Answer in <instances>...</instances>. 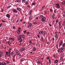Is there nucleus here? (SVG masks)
I'll list each match as a JSON object with an SVG mask.
<instances>
[{"label":"nucleus","mask_w":65,"mask_h":65,"mask_svg":"<svg viewBox=\"0 0 65 65\" xmlns=\"http://www.w3.org/2000/svg\"><path fill=\"white\" fill-rule=\"evenodd\" d=\"M2 25V23H1L0 24V27L1 26V25Z\"/></svg>","instance_id":"47"},{"label":"nucleus","mask_w":65,"mask_h":65,"mask_svg":"<svg viewBox=\"0 0 65 65\" xmlns=\"http://www.w3.org/2000/svg\"><path fill=\"white\" fill-rule=\"evenodd\" d=\"M24 60H25V59H24V58H22L21 59L20 61L22 62V61H24Z\"/></svg>","instance_id":"11"},{"label":"nucleus","mask_w":65,"mask_h":65,"mask_svg":"<svg viewBox=\"0 0 65 65\" xmlns=\"http://www.w3.org/2000/svg\"><path fill=\"white\" fill-rule=\"evenodd\" d=\"M55 37L56 38L58 37V35H56L55 36Z\"/></svg>","instance_id":"26"},{"label":"nucleus","mask_w":65,"mask_h":65,"mask_svg":"<svg viewBox=\"0 0 65 65\" xmlns=\"http://www.w3.org/2000/svg\"><path fill=\"white\" fill-rule=\"evenodd\" d=\"M61 61H63V58L62 57H61L60 58Z\"/></svg>","instance_id":"30"},{"label":"nucleus","mask_w":65,"mask_h":65,"mask_svg":"<svg viewBox=\"0 0 65 65\" xmlns=\"http://www.w3.org/2000/svg\"><path fill=\"white\" fill-rule=\"evenodd\" d=\"M43 8H42L41 9L40 11H41L42 10H43Z\"/></svg>","instance_id":"42"},{"label":"nucleus","mask_w":65,"mask_h":65,"mask_svg":"<svg viewBox=\"0 0 65 65\" xmlns=\"http://www.w3.org/2000/svg\"><path fill=\"white\" fill-rule=\"evenodd\" d=\"M1 12H3V9H1Z\"/></svg>","instance_id":"39"},{"label":"nucleus","mask_w":65,"mask_h":65,"mask_svg":"<svg viewBox=\"0 0 65 65\" xmlns=\"http://www.w3.org/2000/svg\"><path fill=\"white\" fill-rule=\"evenodd\" d=\"M20 2V0H17V2H18V3H19Z\"/></svg>","instance_id":"36"},{"label":"nucleus","mask_w":65,"mask_h":65,"mask_svg":"<svg viewBox=\"0 0 65 65\" xmlns=\"http://www.w3.org/2000/svg\"><path fill=\"white\" fill-rule=\"evenodd\" d=\"M20 33H21V32H20V31L19 30H18L17 32V33L18 34H20Z\"/></svg>","instance_id":"13"},{"label":"nucleus","mask_w":65,"mask_h":65,"mask_svg":"<svg viewBox=\"0 0 65 65\" xmlns=\"http://www.w3.org/2000/svg\"><path fill=\"white\" fill-rule=\"evenodd\" d=\"M41 41L42 42H43V41H44V39H43V38H42L41 39Z\"/></svg>","instance_id":"27"},{"label":"nucleus","mask_w":65,"mask_h":65,"mask_svg":"<svg viewBox=\"0 0 65 65\" xmlns=\"http://www.w3.org/2000/svg\"><path fill=\"white\" fill-rule=\"evenodd\" d=\"M40 17L41 18H43V15H41Z\"/></svg>","instance_id":"34"},{"label":"nucleus","mask_w":65,"mask_h":65,"mask_svg":"<svg viewBox=\"0 0 65 65\" xmlns=\"http://www.w3.org/2000/svg\"><path fill=\"white\" fill-rule=\"evenodd\" d=\"M28 2H25V5H28Z\"/></svg>","instance_id":"25"},{"label":"nucleus","mask_w":65,"mask_h":65,"mask_svg":"<svg viewBox=\"0 0 65 65\" xmlns=\"http://www.w3.org/2000/svg\"><path fill=\"white\" fill-rule=\"evenodd\" d=\"M31 26H32V24L31 23H30L29 24L28 27V28H30V27H31Z\"/></svg>","instance_id":"9"},{"label":"nucleus","mask_w":65,"mask_h":65,"mask_svg":"<svg viewBox=\"0 0 65 65\" xmlns=\"http://www.w3.org/2000/svg\"><path fill=\"white\" fill-rule=\"evenodd\" d=\"M13 54V52H12L11 53V55H12Z\"/></svg>","instance_id":"38"},{"label":"nucleus","mask_w":65,"mask_h":65,"mask_svg":"<svg viewBox=\"0 0 65 65\" xmlns=\"http://www.w3.org/2000/svg\"><path fill=\"white\" fill-rule=\"evenodd\" d=\"M6 54H7V56H10V52L9 51V52H6Z\"/></svg>","instance_id":"2"},{"label":"nucleus","mask_w":65,"mask_h":65,"mask_svg":"<svg viewBox=\"0 0 65 65\" xmlns=\"http://www.w3.org/2000/svg\"><path fill=\"white\" fill-rule=\"evenodd\" d=\"M29 43H30V44H32V41H29Z\"/></svg>","instance_id":"29"},{"label":"nucleus","mask_w":65,"mask_h":65,"mask_svg":"<svg viewBox=\"0 0 65 65\" xmlns=\"http://www.w3.org/2000/svg\"><path fill=\"white\" fill-rule=\"evenodd\" d=\"M45 7V6H43L42 7V8H44Z\"/></svg>","instance_id":"50"},{"label":"nucleus","mask_w":65,"mask_h":65,"mask_svg":"<svg viewBox=\"0 0 65 65\" xmlns=\"http://www.w3.org/2000/svg\"><path fill=\"white\" fill-rule=\"evenodd\" d=\"M61 52L62 53H63V52H64V50H63V49L62 48H61Z\"/></svg>","instance_id":"15"},{"label":"nucleus","mask_w":65,"mask_h":65,"mask_svg":"<svg viewBox=\"0 0 65 65\" xmlns=\"http://www.w3.org/2000/svg\"><path fill=\"white\" fill-rule=\"evenodd\" d=\"M10 6L8 7H7L8 9V8H10Z\"/></svg>","instance_id":"59"},{"label":"nucleus","mask_w":65,"mask_h":65,"mask_svg":"<svg viewBox=\"0 0 65 65\" xmlns=\"http://www.w3.org/2000/svg\"><path fill=\"white\" fill-rule=\"evenodd\" d=\"M38 63V64H40V61H39Z\"/></svg>","instance_id":"61"},{"label":"nucleus","mask_w":65,"mask_h":65,"mask_svg":"<svg viewBox=\"0 0 65 65\" xmlns=\"http://www.w3.org/2000/svg\"><path fill=\"white\" fill-rule=\"evenodd\" d=\"M41 20L43 22H44L45 21V17H44L43 18H42L41 19Z\"/></svg>","instance_id":"7"},{"label":"nucleus","mask_w":65,"mask_h":65,"mask_svg":"<svg viewBox=\"0 0 65 65\" xmlns=\"http://www.w3.org/2000/svg\"><path fill=\"white\" fill-rule=\"evenodd\" d=\"M38 38H40V36H39V35H38Z\"/></svg>","instance_id":"58"},{"label":"nucleus","mask_w":65,"mask_h":65,"mask_svg":"<svg viewBox=\"0 0 65 65\" xmlns=\"http://www.w3.org/2000/svg\"><path fill=\"white\" fill-rule=\"evenodd\" d=\"M6 17L8 18H10V15L9 14H7L6 15Z\"/></svg>","instance_id":"12"},{"label":"nucleus","mask_w":65,"mask_h":65,"mask_svg":"<svg viewBox=\"0 0 65 65\" xmlns=\"http://www.w3.org/2000/svg\"><path fill=\"white\" fill-rule=\"evenodd\" d=\"M34 24H35V25H36L37 24L36 22H34Z\"/></svg>","instance_id":"52"},{"label":"nucleus","mask_w":65,"mask_h":65,"mask_svg":"<svg viewBox=\"0 0 65 65\" xmlns=\"http://www.w3.org/2000/svg\"><path fill=\"white\" fill-rule=\"evenodd\" d=\"M56 47L57 48H58V45H56Z\"/></svg>","instance_id":"41"},{"label":"nucleus","mask_w":65,"mask_h":65,"mask_svg":"<svg viewBox=\"0 0 65 65\" xmlns=\"http://www.w3.org/2000/svg\"><path fill=\"white\" fill-rule=\"evenodd\" d=\"M12 11L13 12H15V13H17V10L16 9H13Z\"/></svg>","instance_id":"6"},{"label":"nucleus","mask_w":65,"mask_h":65,"mask_svg":"<svg viewBox=\"0 0 65 65\" xmlns=\"http://www.w3.org/2000/svg\"><path fill=\"white\" fill-rule=\"evenodd\" d=\"M32 18H33V16H30L29 18V20H31V19H32Z\"/></svg>","instance_id":"14"},{"label":"nucleus","mask_w":65,"mask_h":65,"mask_svg":"<svg viewBox=\"0 0 65 65\" xmlns=\"http://www.w3.org/2000/svg\"><path fill=\"white\" fill-rule=\"evenodd\" d=\"M26 32H27V31H26V30H25L23 32L24 33V34H26Z\"/></svg>","instance_id":"28"},{"label":"nucleus","mask_w":65,"mask_h":65,"mask_svg":"<svg viewBox=\"0 0 65 65\" xmlns=\"http://www.w3.org/2000/svg\"><path fill=\"white\" fill-rule=\"evenodd\" d=\"M55 14L53 15L52 16V18H53V19H54V18H55Z\"/></svg>","instance_id":"18"},{"label":"nucleus","mask_w":65,"mask_h":65,"mask_svg":"<svg viewBox=\"0 0 65 65\" xmlns=\"http://www.w3.org/2000/svg\"><path fill=\"white\" fill-rule=\"evenodd\" d=\"M62 4H65V1H63L62 2Z\"/></svg>","instance_id":"24"},{"label":"nucleus","mask_w":65,"mask_h":65,"mask_svg":"<svg viewBox=\"0 0 65 65\" xmlns=\"http://www.w3.org/2000/svg\"><path fill=\"white\" fill-rule=\"evenodd\" d=\"M51 60H50L49 61V63L50 64H51Z\"/></svg>","instance_id":"45"},{"label":"nucleus","mask_w":65,"mask_h":65,"mask_svg":"<svg viewBox=\"0 0 65 65\" xmlns=\"http://www.w3.org/2000/svg\"><path fill=\"white\" fill-rule=\"evenodd\" d=\"M7 63H9V61H7Z\"/></svg>","instance_id":"63"},{"label":"nucleus","mask_w":65,"mask_h":65,"mask_svg":"<svg viewBox=\"0 0 65 65\" xmlns=\"http://www.w3.org/2000/svg\"><path fill=\"white\" fill-rule=\"evenodd\" d=\"M3 65H6V63H5L4 62H3L2 63Z\"/></svg>","instance_id":"20"},{"label":"nucleus","mask_w":65,"mask_h":65,"mask_svg":"<svg viewBox=\"0 0 65 65\" xmlns=\"http://www.w3.org/2000/svg\"><path fill=\"white\" fill-rule=\"evenodd\" d=\"M21 9H20V8H17V10H18L19 11H20V10Z\"/></svg>","instance_id":"16"},{"label":"nucleus","mask_w":65,"mask_h":65,"mask_svg":"<svg viewBox=\"0 0 65 65\" xmlns=\"http://www.w3.org/2000/svg\"><path fill=\"white\" fill-rule=\"evenodd\" d=\"M9 39L10 40H13V41H14V38H13L10 37V38H9Z\"/></svg>","instance_id":"5"},{"label":"nucleus","mask_w":65,"mask_h":65,"mask_svg":"<svg viewBox=\"0 0 65 65\" xmlns=\"http://www.w3.org/2000/svg\"><path fill=\"white\" fill-rule=\"evenodd\" d=\"M65 45V43H64L63 44V45H62V46L63 47L64 46V45Z\"/></svg>","instance_id":"35"},{"label":"nucleus","mask_w":65,"mask_h":65,"mask_svg":"<svg viewBox=\"0 0 65 65\" xmlns=\"http://www.w3.org/2000/svg\"><path fill=\"white\" fill-rule=\"evenodd\" d=\"M32 5H35L36 4V3L35 2H34V3H32Z\"/></svg>","instance_id":"22"},{"label":"nucleus","mask_w":65,"mask_h":65,"mask_svg":"<svg viewBox=\"0 0 65 65\" xmlns=\"http://www.w3.org/2000/svg\"><path fill=\"white\" fill-rule=\"evenodd\" d=\"M60 28H62V25H60Z\"/></svg>","instance_id":"55"},{"label":"nucleus","mask_w":65,"mask_h":65,"mask_svg":"<svg viewBox=\"0 0 65 65\" xmlns=\"http://www.w3.org/2000/svg\"><path fill=\"white\" fill-rule=\"evenodd\" d=\"M27 7H30V6L29 5H27Z\"/></svg>","instance_id":"49"},{"label":"nucleus","mask_w":65,"mask_h":65,"mask_svg":"<svg viewBox=\"0 0 65 65\" xmlns=\"http://www.w3.org/2000/svg\"><path fill=\"white\" fill-rule=\"evenodd\" d=\"M7 43H8V44L9 45V44H10V41H9L7 42Z\"/></svg>","instance_id":"32"},{"label":"nucleus","mask_w":65,"mask_h":65,"mask_svg":"<svg viewBox=\"0 0 65 65\" xmlns=\"http://www.w3.org/2000/svg\"><path fill=\"white\" fill-rule=\"evenodd\" d=\"M43 31H39V33L40 34H43L44 33Z\"/></svg>","instance_id":"8"},{"label":"nucleus","mask_w":65,"mask_h":65,"mask_svg":"<svg viewBox=\"0 0 65 65\" xmlns=\"http://www.w3.org/2000/svg\"><path fill=\"white\" fill-rule=\"evenodd\" d=\"M54 13H56V12H57V11H56V10H55L54 11Z\"/></svg>","instance_id":"56"},{"label":"nucleus","mask_w":65,"mask_h":65,"mask_svg":"<svg viewBox=\"0 0 65 65\" xmlns=\"http://www.w3.org/2000/svg\"><path fill=\"white\" fill-rule=\"evenodd\" d=\"M3 52H2L1 53H0V55L2 56V55H3Z\"/></svg>","instance_id":"19"},{"label":"nucleus","mask_w":65,"mask_h":65,"mask_svg":"<svg viewBox=\"0 0 65 65\" xmlns=\"http://www.w3.org/2000/svg\"><path fill=\"white\" fill-rule=\"evenodd\" d=\"M13 62H15V59H13Z\"/></svg>","instance_id":"43"},{"label":"nucleus","mask_w":65,"mask_h":65,"mask_svg":"<svg viewBox=\"0 0 65 65\" xmlns=\"http://www.w3.org/2000/svg\"><path fill=\"white\" fill-rule=\"evenodd\" d=\"M50 11L51 12H53V10L52 9H50Z\"/></svg>","instance_id":"37"},{"label":"nucleus","mask_w":65,"mask_h":65,"mask_svg":"<svg viewBox=\"0 0 65 65\" xmlns=\"http://www.w3.org/2000/svg\"><path fill=\"white\" fill-rule=\"evenodd\" d=\"M58 25H61V23L60 22H59L58 23Z\"/></svg>","instance_id":"48"},{"label":"nucleus","mask_w":65,"mask_h":65,"mask_svg":"<svg viewBox=\"0 0 65 65\" xmlns=\"http://www.w3.org/2000/svg\"><path fill=\"white\" fill-rule=\"evenodd\" d=\"M47 44H50V43L49 42H47Z\"/></svg>","instance_id":"60"},{"label":"nucleus","mask_w":65,"mask_h":65,"mask_svg":"<svg viewBox=\"0 0 65 65\" xmlns=\"http://www.w3.org/2000/svg\"><path fill=\"white\" fill-rule=\"evenodd\" d=\"M21 28L19 27L18 30H19V31H20V30H21Z\"/></svg>","instance_id":"46"},{"label":"nucleus","mask_w":65,"mask_h":65,"mask_svg":"<svg viewBox=\"0 0 65 65\" xmlns=\"http://www.w3.org/2000/svg\"><path fill=\"white\" fill-rule=\"evenodd\" d=\"M7 55H5V58H6V57H7Z\"/></svg>","instance_id":"53"},{"label":"nucleus","mask_w":65,"mask_h":65,"mask_svg":"<svg viewBox=\"0 0 65 65\" xmlns=\"http://www.w3.org/2000/svg\"><path fill=\"white\" fill-rule=\"evenodd\" d=\"M16 53L17 54V55H19V54H20V52L18 51H16Z\"/></svg>","instance_id":"10"},{"label":"nucleus","mask_w":65,"mask_h":65,"mask_svg":"<svg viewBox=\"0 0 65 65\" xmlns=\"http://www.w3.org/2000/svg\"><path fill=\"white\" fill-rule=\"evenodd\" d=\"M58 62V60H56L55 61V62L56 63H57Z\"/></svg>","instance_id":"21"},{"label":"nucleus","mask_w":65,"mask_h":65,"mask_svg":"<svg viewBox=\"0 0 65 65\" xmlns=\"http://www.w3.org/2000/svg\"><path fill=\"white\" fill-rule=\"evenodd\" d=\"M0 65H2V63H1V62H0Z\"/></svg>","instance_id":"64"},{"label":"nucleus","mask_w":65,"mask_h":65,"mask_svg":"<svg viewBox=\"0 0 65 65\" xmlns=\"http://www.w3.org/2000/svg\"><path fill=\"white\" fill-rule=\"evenodd\" d=\"M31 12H32V10H31L30 11L29 13V15H30L31 14Z\"/></svg>","instance_id":"33"},{"label":"nucleus","mask_w":65,"mask_h":65,"mask_svg":"<svg viewBox=\"0 0 65 65\" xmlns=\"http://www.w3.org/2000/svg\"><path fill=\"white\" fill-rule=\"evenodd\" d=\"M62 16L63 17H65V14H63L62 15Z\"/></svg>","instance_id":"51"},{"label":"nucleus","mask_w":65,"mask_h":65,"mask_svg":"<svg viewBox=\"0 0 65 65\" xmlns=\"http://www.w3.org/2000/svg\"><path fill=\"white\" fill-rule=\"evenodd\" d=\"M60 51V48H59L58 50V52L59 53V51Z\"/></svg>","instance_id":"44"},{"label":"nucleus","mask_w":65,"mask_h":65,"mask_svg":"<svg viewBox=\"0 0 65 65\" xmlns=\"http://www.w3.org/2000/svg\"><path fill=\"white\" fill-rule=\"evenodd\" d=\"M62 44H63V42H61L60 44V45L61 46V45H62Z\"/></svg>","instance_id":"31"},{"label":"nucleus","mask_w":65,"mask_h":65,"mask_svg":"<svg viewBox=\"0 0 65 65\" xmlns=\"http://www.w3.org/2000/svg\"><path fill=\"white\" fill-rule=\"evenodd\" d=\"M36 50V48H33L32 51H35V50Z\"/></svg>","instance_id":"23"},{"label":"nucleus","mask_w":65,"mask_h":65,"mask_svg":"<svg viewBox=\"0 0 65 65\" xmlns=\"http://www.w3.org/2000/svg\"><path fill=\"white\" fill-rule=\"evenodd\" d=\"M59 21L58 20H56V23H58V22Z\"/></svg>","instance_id":"40"},{"label":"nucleus","mask_w":65,"mask_h":65,"mask_svg":"<svg viewBox=\"0 0 65 65\" xmlns=\"http://www.w3.org/2000/svg\"><path fill=\"white\" fill-rule=\"evenodd\" d=\"M26 0H22V2L23 3H25Z\"/></svg>","instance_id":"17"},{"label":"nucleus","mask_w":65,"mask_h":65,"mask_svg":"<svg viewBox=\"0 0 65 65\" xmlns=\"http://www.w3.org/2000/svg\"><path fill=\"white\" fill-rule=\"evenodd\" d=\"M49 25L50 26V27H51L52 26L50 24H49Z\"/></svg>","instance_id":"54"},{"label":"nucleus","mask_w":65,"mask_h":65,"mask_svg":"<svg viewBox=\"0 0 65 65\" xmlns=\"http://www.w3.org/2000/svg\"><path fill=\"white\" fill-rule=\"evenodd\" d=\"M2 22H3V23H5V21L3 20H2Z\"/></svg>","instance_id":"57"},{"label":"nucleus","mask_w":65,"mask_h":65,"mask_svg":"<svg viewBox=\"0 0 65 65\" xmlns=\"http://www.w3.org/2000/svg\"><path fill=\"white\" fill-rule=\"evenodd\" d=\"M25 50V48H21V49H20L19 50V51L20 52H23V51H24Z\"/></svg>","instance_id":"3"},{"label":"nucleus","mask_w":65,"mask_h":65,"mask_svg":"<svg viewBox=\"0 0 65 65\" xmlns=\"http://www.w3.org/2000/svg\"><path fill=\"white\" fill-rule=\"evenodd\" d=\"M24 38H25V35H22L19 36V37L18 38V40L20 41V42L21 43L22 42V40H23Z\"/></svg>","instance_id":"1"},{"label":"nucleus","mask_w":65,"mask_h":65,"mask_svg":"<svg viewBox=\"0 0 65 65\" xmlns=\"http://www.w3.org/2000/svg\"><path fill=\"white\" fill-rule=\"evenodd\" d=\"M56 7L57 8H59L60 7V6H59V4H56Z\"/></svg>","instance_id":"4"},{"label":"nucleus","mask_w":65,"mask_h":65,"mask_svg":"<svg viewBox=\"0 0 65 65\" xmlns=\"http://www.w3.org/2000/svg\"><path fill=\"white\" fill-rule=\"evenodd\" d=\"M13 29H15V27H14V26H13Z\"/></svg>","instance_id":"62"}]
</instances>
